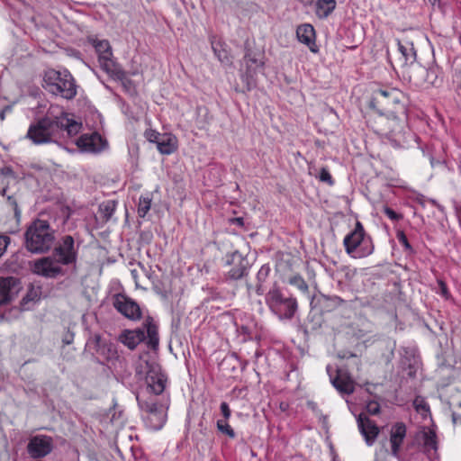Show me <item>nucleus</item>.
Returning <instances> with one entry per match:
<instances>
[{
    "label": "nucleus",
    "mask_w": 461,
    "mask_h": 461,
    "mask_svg": "<svg viewBox=\"0 0 461 461\" xmlns=\"http://www.w3.org/2000/svg\"><path fill=\"white\" fill-rule=\"evenodd\" d=\"M82 123L69 118V114L58 106H51L46 115L29 126L26 138L35 145L57 143L62 137L76 136Z\"/></svg>",
    "instance_id": "nucleus-1"
},
{
    "label": "nucleus",
    "mask_w": 461,
    "mask_h": 461,
    "mask_svg": "<svg viewBox=\"0 0 461 461\" xmlns=\"http://www.w3.org/2000/svg\"><path fill=\"white\" fill-rule=\"evenodd\" d=\"M368 107L378 113L381 122L389 121L390 115L394 113L403 116L404 111H408L406 96L396 88L375 90Z\"/></svg>",
    "instance_id": "nucleus-2"
},
{
    "label": "nucleus",
    "mask_w": 461,
    "mask_h": 461,
    "mask_svg": "<svg viewBox=\"0 0 461 461\" xmlns=\"http://www.w3.org/2000/svg\"><path fill=\"white\" fill-rule=\"evenodd\" d=\"M25 248L32 253L41 254L48 252L55 240V230L48 221L35 219L28 226L24 233Z\"/></svg>",
    "instance_id": "nucleus-3"
},
{
    "label": "nucleus",
    "mask_w": 461,
    "mask_h": 461,
    "mask_svg": "<svg viewBox=\"0 0 461 461\" xmlns=\"http://www.w3.org/2000/svg\"><path fill=\"white\" fill-rule=\"evenodd\" d=\"M265 301L269 311L280 321H291L298 312L296 297L277 285L266 294Z\"/></svg>",
    "instance_id": "nucleus-4"
},
{
    "label": "nucleus",
    "mask_w": 461,
    "mask_h": 461,
    "mask_svg": "<svg viewBox=\"0 0 461 461\" xmlns=\"http://www.w3.org/2000/svg\"><path fill=\"white\" fill-rule=\"evenodd\" d=\"M42 87L49 93L71 100L77 93V86L68 70L58 71L49 68L44 72Z\"/></svg>",
    "instance_id": "nucleus-5"
},
{
    "label": "nucleus",
    "mask_w": 461,
    "mask_h": 461,
    "mask_svg": "<svg viewBox=\"0 0 461 461\" xmlns=\"http://www.w3.org/2000/svg\"><path fill=\"white\" fill-rule=\"evenodd\" d=\"M346 253L353 258H364L374 253L373 239L368 235L363 224L357 221L354 229L343 240Z\"/></svg>",
    "instance_id": "nucleus-6"
},
{
    "label": "nucleus",
    "mask_w": 461,
    "mask_h": 461,
    "mask_svg": "<svg viewBox=\"0 0 461 461\" xmlns=\"http://www.w3.org/2000/svg\"><path fill=\"white\" fill-rule=\"evenodd\" d=\"M407 111H404L403 116L400 113L390 115L389 121L381 122L379 118L376 131L385 136L394 148H403L407 143V134H411L406 131L407 128Z\"/></svg>",
    "instance_id": "nucleus-7"
},
{
    "label": "nucleus",
    "mask_w": 461,
    "mask_h": 461,
    "mask_svg": "<svg viewBox=\"0 0 461 461\" xmlns=\"http://www.w3.org/2000/svg\"><path fill=\"white\" fill-rule=\"evenodd\" d=\"M140 409L147 413L146 420L149 426L155 429H160L166 422L167 412L162 404H158L153 397L144 398L140 393L136 395Z\"/></svg>",
    "instance_id": "nucleus-8"
},
{
    "label": "nucleus",
    "mask_w": 461,
    "mask_h": 461,
    "mask_svg": "<svg viewBox=\"0 0 461 461\" xmlns=\"http://www.w3.org/2000/svg\"><path fill=\"white\" fill-rule=\"evenodd\" d=\"M224 267L229 268L224 272L225 279L236 281L248 275L250 265L247 257L235 250L226 254L224 257Z\"/></svg>",
    "instance_id": "nucleus-9"
},
{
    "label": "nucleus",
    "mask_w": 461,
    "mask_h": 461,
    "mask_svg": "<svg viewBox=\"0 0 461 461\" xmlns=\"http://www.w3.org/2000/svg\"><path fill=\"white\" fill-rule=\"evenodd\" d=\"M64 266L53 255L41 258L35 260L32 266L33 274L45 278H57L65 275Z\"/></svg>",
    "instance_id": "nucleus-10"
},
{
    "label": "nucleus",
    "mask_w": 461,
    "mask_h": 461,
    "mask_svg": "<svg viewBox=\"0 0 461 461\" xmlns=\"http://www.w3.org/2000/svg\"><path fill=\"white\" fill-rule=\"evenodd\" d=\"M94 46L98 54V61L103 70L107 73L114 74L119 78L124 76V72L116 67L113 59V51L110 42L106 40L95 41Z\"/></svg>",
    "instance_id": "nucleus-11"
},
{
    "label": "nucleus",
    "mask_w": 461,
    "mask_h": 461,
    "mask_svg": "<svg viewBox=\"0 0 461 461\" xmlns=\"http://www.w3.org/2000/svg\"><path fill=\"white\" fill-rule=\"evenodd\" d=\"M52 255L64 266L74 264L77 258V249L71 235L63 236L54 248Z\"/></svg>",
    "instance_id": "nucleus-12"
},
{
    "label": "nucleus",
    "mask_w": 461,
    "mask_h": 461,
    "mask_svg": "<svg viewBox=\"0 0 461 461\" xmlns=\"http://www.w3.org/2000/svg\"><path fill=\"white\" fill-rule=\"evenodd\" d=\"M113 305L122 315L129 320L139 321L141 319L140 305L125 294H115L113 299Z\"/></svg>",
    "instance_id": "nucleus-13"
},
{
    "label": "nucleus",
    "mask_w": 461,
    "mask_h": 461,
    "mask_svg": "<svg viewBox=\"0 0 461 461\" xmlns=\"http://www.w3.org/2000/svg\"><path fill=\"white\" fill-rule=\"evenodd\" d=\"M53 449V440L47 435H36L30 438L27 452L34 459L48 456Z\"/></svg>",
    "instance_id": "nucleus-14"
},
{
    "label": "nucleus",
    "mask_w": 461,
    "mask_h": 461,
    "mask_svg": "<svg viewBox=\"0 0 461 461\" xmlns=\"http://www.w3.org/2000/svg\"><path fill=\"white\" fill-rule=\"evenodd\" d=\"M22 284L19 278L14 276L0 277V306L9 304L19 294Z\"/></svg>",
    "instance_id": "nucleus-15"
},
{
    "label": "nucleus",
    "mask_w": 461,
    "mask_h": 461,
    "mask_svg": "<svg viewBox=\"0 0 461 461\" xmlns=\"http://www.w3.org/2000/svg\"><path fill=\"white\" fill-rule=\"evenodd\" d=\"M438 75V68H425L418 65L412 68L410 80L417 86H422L425 84L434 86L437 84Z\"/></svg>",
    "instance_id": "nucleus-16"
},
{
    "label": "nucleus",
    "mask_w": 461,
    "mask_h": 461,
    "mask_svg": "<svg viewBox=\"0 0 461 461\" xmlns=\"http://www.w3.org/2000/svg\"><path fill=\"white\" fill-rule=\"evenodd\" d=\"M77 145L83 151L97 153L104 149L106 141L100 134L95 132L80 136L77 140Z\"/></svg>",
    "instance_id": "nucleus-17"
},
{
    "label": "nucleus",
    "mask_w": 461,
    "mask_h": 461,
    "mask_svg": "<svg viewBox=\"0 0 461 461\" xmlns=\"http://www.w3.org/2000/svg\"><path fill=\"white\" fill-rule=\"evenodd\" d=\"M343 302L344 301L339 296H328L321 294L312 299L311 306L312 309L318 310L321 313H326L339 307Z\"/></svg>",
    "instance_id": "nucleus-18"
},
{
    "label": "nucleus",
    "mask_w": 461,
    "mask_h": 461,
    "mask_svg": "<svg viewBox=\"0 0 461 461\" xmlns=\"http://www.w3.org/2000/svg\"><path fill=\"white\" fill-rule=\"evenodd\" d=\"M357 421L358 429L365 438L366 444L369 446L372 445L379 434V428L374 420H370L363 413L358 415Z\"/></svg>",
    "instance_id": "nucleus-19"
},
{
    "label": "nucleus",
    "mask_w": 461,
    "mask_h": 461,
    "mask_svg": "<svg viewBox=\"0 0 461 461\" xmlns=\"http://www.w3.org/2000/svg\"><path fill=\"white\" fill-rule=\"evenodd\" d=\"M244 62L247 67L244 77L247 81L248 89L249 90L255 86L256 83L254 80V76L257 73V70L263 67L264 63L259 59H258L250 50H246Z\"/></svg>",
    "instance_id": "nucleus-20"
},
{
    "label": "nucleus",
    "mask_w": 461,
    "mask_h": 461,
    "mask_svg": "<svg viewBox=\"0 0 461 461\" xmlns=\"http://www.w3.org/2000/svg\"><path fill=\"white\" fill-rule=\"evenodd\" d=\"M146 339L145 331L142 329L124 330L119 335L118 340L129 349H134Z\"/></svg>",
    "instance_id": "nucleus-21"
},
{
    "label": "nucleus",
    "mask_w": 461,
    "mask_h": 461,
    "mask_svg": "<svg viewBox=\"0 0 461 461\" xmlns=\"http://www.w3.org/2000/svg\"><path fill=\"white\" fill-rule=\"evenodd\" d=\"M147 390L155 395L163 393L166 387V376L155 369L149 370L146 376Z\"/></svg>",
    "instance_id": "nucleus-22"
},
{
    "label": "nucleus",
    "mask_w": 461,
    "mask_h": 461,
    "mask_svg": "<svg viewBox=\"0 0 461 461\" xmlns=\"http://www.w3.org/2000/svg\"><path fill=\"white\" fill-rule=\"evenodd\" d=\"M406 425L403 422H396L390 431L391 452L394 456H398L400 447L406 437Z\"/></svg>",
    "instance_id": "nucleus-23"
},
{
    "label": "nucleus",
    "mask_w": 461,
    "mask_h": 461,
    "mask_svg": "<svg viewBox=\"0 0 461 461\" xmlns=\"http://www.w3.org/2000/svg\"><path fill=\"white\" fill-rule=\"evenodd\" d=\"M296 35L300 42L307 45L312 52H317L315 30L312 24L304 23L298 26Z\"/></svg>",
    "instance_id": "nucleus-24"
},
{
    "label": "nucleus",
    "mask_w": 461,
    "mask_h": 461,
    "mask_svg": "<svg viewBox=\"0 0 461 461\" xmlns=\"http://www.w3.org/2000/svg\"><path fill=\"white\" fill-rule=\"evenodd\" d=\"M331 384L341 394L349 395L355 391V383L351 377L340 372L331 379Z\"/></svg>",
    "instance_id": "nucleus-25"
},
{
    "label": "nucleus",
    "mask_w": 461,
    "mask_h": 461,
    "mask_svg": "<svg viewBox=\"0 0 461 461\" xmlns=\"http://www.w3.org/2000/svg\"><path fill=\"white\" fill-rule=\"evenodd\" d=\"M398 50L402 55V65L413 64L416 60V50L412 42L397 41Z\"/></svg>",
    "instance_id": "nucleus-26"
},
{
    "label": "nucleus",
    "mask_w": 461,
    "mask_h": 461,
    "mask_svg": "<svg viewBox=\"0 0 461 461\" xmlns=\"http://www.w3.org/2000/svg\"><path fill=\"white\" fill-rule=\"evenodd\" d=\"M144 328L147 331V344L149 348L155 349L158 346L159 339L158 326L152 317L149 316L144 321Z\"/></svg>",
    "instance_id": "nucleus-27"
},
{
    "label": "nucleus",
    "mask_w": 461,
    "mask_h": 461,
    "mask_svg": "<svg viewBox=\"0 0 461 461\" xmlns=\"http://www.w3.org/2000/svg\"><path fill=\"white\" fill-rule=\"evenodd\" d=\"M336 0H317L315 13L320 19L327 18L336 8Z\"/></svg>",
    "instance_id": "nucleus-28"
},
{
    "label": "nucleus",
    "mask_w": 461,
    "mask_h": 461,
    "mask_svg": "<svg viewBox=\"0 0 461 461\" xmlns=\"http://www.w3.org/2000/svg\"><path fill=\"white\" fill-rule=\"evenodd\" d=\"M157 149L161 154L169 155L176 150L175 139L171 136H163L157 143Z\"/></svg>",
    "instance_id": "nucleus-29"
},
{
    "label": "nucleus",
    "mask_w": 461,
    "mask_h": 461,
    "mask_svg": "<svg viewBox=\"0 0 461 461\" xmlns=\"http://www.w3.org/2000/svg\"><path fill=\"white\" fill-rule=\"evenodd\" d=\"M422 440L423 447L425 452H429L430 450L437 451L438 449V441H437V434L434 429H428L422 432Z\"/></svg>",
    "instance_id": "nucleus-30"
},
{
    "label": "nucleus",
    "mask_w": 461,
    "mask_h": 461,
    "mask_svg": "<svg viewBox=\"0 0 461 461\" xmlns=\"http://www.w3.org/2000/svg\"><path fill=\"white\" fill-rule=\"evenodd\" d=\"M270 273V267L268 265H263L257 274V285H256V293L258 295H262L265 292L263 284L267 279Z\"/></svg>",
    "instance_id": "nucleus-31"
},
{
    "label": "nucleus",
    "mask_w": 461,
    "mask_h": 461,
    "mask_svg": "<svg viewBox=\"0 0 461 461\" xmlns=\"http://www.w3.org/2000/svg\"><path fill=\"white\" fill-rule=\"evenodd\" d=\"M98 352L104 356L105 359L112 361L118 357L117 349L113 343H103L99 345Z\"/></svg>",
    "instance_id": "nucleus-32"
},
{
    "label": "nucleus",
    "mask_w": 461,
    "mask_h": 461,
    "mask_svg": "<svg viewBox=\"0 0 461 461\" xmlns=\"http://www.w3.org/2000/svg\"><path fill=\"white\" fill-rule=\"evenodd\" d=\"M212 49L217 57V59L221 63H229L230 62L228 52L223 49L222 43L220 41H212Z\"/></svg>",
    "instance_id": "nucleus-33"
},
{
    "label": "nucleus",
    "mask_w": 461,
    "mask_h": 461,
    "mask_svg": "<svg viewBox=\"0 0 461 461\" xmlns=\"http://www.w3.org/2000/svg\"><path fill=\"white\" fill-rule=\"evenodd\" d=\"M151 198L149 195L140 196L138 203V215L144 218L150 210Z\"/></svg>",
    "instance_id": "nucleus-34"
},
{
    "label": "nucleus",
    "mask_w": 461,
    "mask_h": 461,
    "mask_svg": "<svg viewBox=\"0 0 461 461\" xmlns=\"http://www.w3.org/2000/svg\"><path fill=\"white\" fill-rule=\"evenodd\" d=\"M396 239L398 240L399 243L403 247V251L408 255H413L415 254V250L412 248V246L410 244L407 236L405 235L403 230H397L396 231Z\"/></svg>",
    "instance_id": "nucleus-35"
},
{
    "label": "nucleus",
    "mask_w": 461,
    "mask_h": 461,
    "mask_svg": "<svg viewBox=\"0 0 461 461\" xmlns=\"http://www.w3.org/2000/svg\"><path fill=\"white\" fill-rule=\"evenodd\" d=\"M288 283L291 285L295 286L297 289H299L303 293H308L309 291V285L305 282V280L300 275L293 276L289 278Z\"/></svg>",
    "instance_id": "nucleus-36"
},
{
    "label": "nucleus",
    "mask_w": 461,
    "mask_h": 461,
    "mask_svg": "<svg viewBox=\"0 0 461 461\" xmlns=\"http://www.w3.org/2000/svg\"><path fill=\"white\" fill-rule=\"evenodd\" d=\"M413 407L417 412L423 416L429 413V406L421 396H417L413 401Z\"/></svg>",
    "instance_id": "nucleus-37"
},
{
    "label": "nucleus",
    "mask_w": 461,
    "mask_h": 461,
    "mask_svg": "<svg viewBox=\"0 0 461 461\" xmlns=\"http://www.w3.org/2000/svg\"><path fill=\"white\" fill-rule=\"evenodd\" d=\"M217 429L221 433L227 435L230 438H234L236 437V433L229 425L228 420H217Z\"/></svg>",
    "instance_id": "nucleus-38"
},
{
    "label": "nucleus",
    "mask_w": 461,
    "mask_h": 461,
    "mask_svg": "<svg viewBox=\"0 0 461 461\" xmlns=\"http://www.w3.org/2000/svg\"><path fill=\"white\" fill-rule=\"evenodd\" d=\"M115 202L114 201H107L106 203H103L101 205H100V210L103 212V213L104 214L106 220H108L109 218H111V216L113 215V213L115 211Z\"/></svg>",
    "instance_id": "nucleus-39"
},
{
    "label": "nucleus",
    "mask_w": 461,
    "mask_h": 461,
    "mask_svg": "<svg viewBox=\"0 0 461 461\" xmlns=\"http://www.w3.org/2000/svg\"><path fill=\"white\" fill-rule=\"evenodd\" d=\"M7 203L12 207L14 212V217L17 220V221H20L22 212L18 206V203L16 198L14 195H7Z\"/></svg>",
    "instance_id": "nucleus-40"
},
{
    "label": "nucleus",
    "mask_w": 461,
    "mask_h": 461,
    "mask_svg": "<svg viewBox=\"0 0 461 461\" xmlns=\"http://www.w3.org/2000/svg\"><path fill=\"white\" fill-rule=\"evenodd\" d=\"M319 179L321 182L328 184L329 185H334V180L326 167H321L319 174Z\"/></svg>",
    "instance_id": "nucleus-41"
},
{
    "label": "nucleus",
    "mask_w": 461,
    "mask_h": 461,
    "mask_svg": "<svg viewBox=\"0 0 461 461\" xmlns=\"http://www.w3.org/2000/svg\"><path fill=\"white\" fill-rule=\"evenodd\" d=\"M383 212L393 221H399L403 218V215L402 213L396 212L388 206H384Z\"/></svg>",
    "instance_id": "nucleus-42"
},
{
    "label": "nucleus",
    "mask_w": 461,
    "mask_h": 461,
    "mask_svg": "<svg viewBox=\"0 0 461 461\" xmlns=\"http://www.w3.org/2000/svg\"><path fill=\"white\" fill-rule=\"evenodd\" d=\"M366 410L370 415H377L380 412V404L376 401H369L366 402Z\"/></svg>",
    "instance_id": "nucleus-43"
},
{
    "label": "nucleus",
    "mask_w": 461,
    "mask_h": 461,
    "mask_svg": "<svg viewBox=\"0 0 461 461\" xmlns=\"http://www.w3.org/2000/svg\"><path fill=\"white\" fill-rule=\"evenodd\" d=\"M146 139L150 141V142H154V143H158V141L159 140V139L161 138L160 136V133L152 130V129H149V130H147L144 133Z\"/></svg>",
    "instance_id": "nucleus-44"
},
{
    "label": "nucleus",
    "mask_w": 461,
    "mask_h": 461,
    "mask_svg": "<svg viewBox=\"0 0 461 461\" xmlns=\"http://www.w3.org/2000/svg\"><path fill=\"white\" fill-rule=\"evenodd\" d=\"M9 243H10V238L8 236L0 235V258L6 250Z\"/></svg>",
    "instance_id": "nucleus-45"
},
{
    "label": "nucleus",
    "mask_w": 461,
    "mask_h": 461,
    "mask_svg": "<svg viewBox=\"0 0 461 461\" xmlns=\"http://www.w3.org/2000/svg\"><path fill=\"white\" fill-rule=\"evenodd\" d=\"M220 409H221V412L224 418L223 420H228L230 417V414H231V411H230V409L229 407V404L225 402H222L221 403V406H220Z\"/></svg>",
    "instance_id": "nucleus-46"
},
{
    "label": "nucleus",
    "mask_w": 461,
    "mask_h": 461,
    "mask_svg": "<svg viewBox=\"0 0 461 461\" xmlns=\"http://www.w3.org/2000/svg\"><path fill=\"white\" fill-rule=\"evenodd\" d=\"M438 285L439 286V293L440 294L445 297V298H448L449 297V292H448V289H447V286L446 285V283L442 280H438Z\"/></svg>",
    "instance_id": "nucleus-47"
},
{
    "label": "nucleus",
    "mask_w": 461,
    "mask_h": 461,
    "mask_svg": "<svg viewBox=\"0 0 461 461\" xmlns=\"http://www.w3.org/2000/svg\"><path fill=\"white\" fill-rule=\"evenodd\" d=\"M74 340V333L68 330L62 338V342L64 345H70Z\"/></svg>",
    "instance_id": "nucleus-48"
},
{
    "label": "nucleus",
    "mask_w": 461,
    "mask_h": 461,
    "mask_svg": "<svg viewBox=\"0 0 461 461\" xmlns=\"http://www.w3.org/2000/svg\"><path fill=\"white\" fill-rule=\"evenodd\" d=\"M0 174L2 176H11V177H15V175H14V172L13 170V168L9 166H5V167H3L1 169H0Z\"/></svg>",
    "instance_id": "nucleus-49"
},
{
    "label": "nucleus",
    "mask_w": 461,
    "mask_h": 461,
    "mask_svg": "<svg viewBox=\"0 0 461 461\" xmlns=\"http://www.w3.org/2000/svg\"><path fill=\"white\" fill-rule=\"evenodd\" d=\"M229 222L230 224H233V225H237L239 227H244L245 225V221H244V218L243 217H235V218H230L229 220Z\"/></svg>",
    "instance_id": "nucleus-50"
},
{
    "label": "nucleus",
    "mask_w": 461,
    "mask_h": 461,
    "mask_svg": "<svg viewBox=\"0 0 461 461\" xmlns=\"http://www.w3.org/2000/svg\"><path fill=\"white\" fill-rule=\"evenodd\" d=\"M451 416H452V421L454 424H456L457 421L461 420V415L455 411L452 412Z\"/></svg>",
    "instance_id": "nucleus-51"
},
{
    "label": "nucleus",
    "mask_w": 461,
    "mask_h": 461,
    "mask_svg": "<svg viewBox=\"0 0 461 461\" xmlns=\"http://www.w3.org/2000/svg\"><path fill=\"white\" fill-rule=\"evenodd\" d=\"M456 215L458 220L459 225L461 226V207L456 208Z\"/></svg>",
    "instance_id": "nucleus-52"
},
{
    "label": "nucleus",
    "mask_w": 461,
    "mask_h": 461,
    "mask_svg": "<svg viewBox=\"0 0 461 461\" xmlns=\"http://www.w3.org/2000/svg\"><path fill=\"white\" fill-rule=\"evenodd\" d=\"M304 6H309L313 3V0H300Z\"/></svg>",
    "instance_id": "nucleus-53"
},
{
    "label": "nucleus",
    "mask_w": 461,
    "mask_h": 461,
    "mask_svg": "<svg viewBox=\"0 0 461 461\" xmlns=\"http://www.w3.org/2000/svg\"><path fill=\"white\" fill-rule=\"evenodd\" d=\"M5 111L3 110L0 112V120L3 121V120H5Z\"/></svg>",
    "instance_id": "nucleus-54"
},
{
    "label": "nucleus",
    "mask_w": 461,
    "mask_h": 461,
    "mask_svg": "<svg viewBox=\"0 0 461 461\" xmlns=\"http://www.w3.org/2000/svg\"><path fill=\"white\" fill-rule=\"evenodd\" d=\"M6 191H7V188H6V187H5V188H3V190L1 191V194H2L3 196H5V195L6 194Z\"/></svg>",
    "instance_id": "nucleus-55"
},
{
    "label": "nucleus",
    "mask_w": 461,
    "mask_h": 461,
    "mask_svg": "<svg viewBox=\"0 0 461 461\" xmlns=\"http://www.w3.org/2000/svg\"><path fill=\"white\" fill-rule=\"evenodd\" d=\"M429 2L431 4V5H436L437 3L439 2V0H429Z\"/></svg>",
    "instance_id": "nucleus-56"
},
{
    "label": "nucleus",
    "mask_w": 461,
    "mask_h": 461,
    "mask_svg": "<svg viewBox=\"0 0 461 461\" xmlns=\"http://www.w3.org/2000/svg\"><path fill=\"white\" fill-rule=\"evenodd\" d=\"M131 273L133 276H136V270H132Z\"/></svg>",
    "instance_id": "nucleus-57"
},
{
    "label": "nucleus",
    "mask_w": 461,
    "mask_h": 461,
    "mask_svg": "<svg viewBox=\"0 0 461 461\" xmlns=\"http://www.w3.org/2000/svg\"><path fill=\"white\" fill-rule=\"evenodd\" d=\"M458 407H460V408H461V402H458Z\"/></svg>",
    "instance_id": "nucleus-58"
}]
</instances>
